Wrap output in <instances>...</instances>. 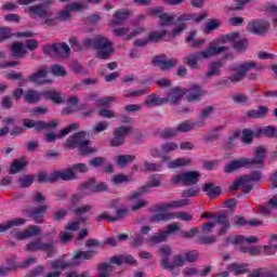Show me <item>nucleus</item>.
Returning <instances> with one entry per match:
<instances>
[{
  "label": "nucleus",
  "mask_w": 277,
  "mask_h": 277,
  "mask_svg": "<svg viewBox=\"0 0 277 277\" xmlns=\"http://www.w3.org/2000/svg\"><path fill=\"white\" fill-rule=\"evenodd\" d=\"M190 18L192 15L189 14L180 15L176 19V28H173L171 31L164 29L162 31L150 32L148 38L136 39L134 41V47H146L148 42H159L161 40H174V38H179V36L187 29V21H190Z\"/></svg>",
  "instance_id": "1"
},
{
  "label": "nucleus",
  "mask_w": 277,
  "mask_h": 277,
  "mask_svg": "<svg viewBox=\"0 0 277 277\" xmlns=\"http://www.w3.org/2000/svg\"><path fill=\"white\" fill-rule=\"evenodd\" d=\"M36 1L39 0H17V3L19 5H29L24 9V12L25 14H28L30 18H43L44 25L53 27L57 19L56 17H51V11H49V8L55 3V0H40L42 3L31 5V3H36Z\"/></svg>",
  "instance_id": "2"
},
{
  "label": "nucleus",
  "mask_w": 277,
  "mask_h": 277,
  "mask_svg": "<svg viewBox=\"0 0 277 277\" xmlns=\"http://www.w3.org/2000/svg\"><path fill=\"white\" fill-rule=\"evenodd\" d=\"M82 47L83 49H95L96 57L100 60H109L115 53L114 43L103 35H98L95 38H84Z\"/></svg>",
  "instance_id": "3"
},
{
  "label": "nucleus",
  "mask_w": 277,
  "mask_h": 277,
  "mask_svg": "<svg viewBox=\"0 0 277 277\" xmlns=\"http://www.w3.org/2000/svg\"><path fill=\"white\" fill-rule=\"evenodd\" d=\"M226 51H228V47L226 45H210L205 51L184 56L182 62L185 64V66H189L192 70H196L199 68L198 62H202V60H209L215 55H220L221 53H226Z\"/></svg>",
  "instance_id": "4"
},
{
  "label": "nucleus",
  "mask_w": 277,
  "mask_h": 277,
  "mask_svg": "<svg viewBox=\"0 0 277 277\" xmlns=\"http://www.w3.org/2000/svg\"><path fill=\"white\" fill-rule=\"evenodd\" d=\"M88 132L80 131L69 136L65 143L67 148H78L82 155H94L98 153L96 147L90 146V140H85Z\"/></svg>",
  "instance_id": "5"
},
{
  "label": "nucleus",
  "mask_w": 277,
  "mask_h": 277,
  "mask_svg": "<svg viewBox=\"0 0 277 277\" xmlns=\"http://www.w3.org/2000/svg\"><path fill=\"white\" fill-rule=\"evenodd\" d=\"M200 181V173L198 171H187L175 174L171 177V185H185L186 187H192Z\"/></svg>",
  "instance_id": "6"
},
{
  "label": "nucleus",
  "mask_w": 277,
  "mask_h": 277,
  "mask_svg": "<svg viewBox=\"0 0 277 277\" xmlns=\"http://www.w3.org/2000/svg\"><path fill=\"white\" fill-rule=\"evenodd\" d=\"M26 252H45L48 256H53L57 250L55 249V242L53 240L43 242L40 239L29 241L25 246Z\"/></svg>",
  "instance_id": "7"
},
{
  "label": "nucleus",
  "mask_w": 277,
  "mask_h": 277,
  "mask_svg": "<svg viewBox=\"0 0 277 277\" xmlns=\"http://www.w3.org/2000/svg\"><path fill=\"white\" fill-rule=\"evenodd\" d=\"M262 177L263 176L261 175V172H254L250 175H243L242 177L234 182V184L230 186V189L234 190L241 187L243 194H250V192H252V187H254L252 183L261 181Z\"/></svg>",
  "instance_id": "8"
},
{
  "label": "nucleus",
  "mask_w": 277,
  "mask_h": 277,
  "mask_svg": "<svg viewBox=\"0 0 277 277\" xmlns=\"http://www.w3.org/2000/svg\"><path fill=\"white\" fill-rule=\"evenodd\" d=\"M183 14H188L189 16H192V18L187 21V27H189V21H196V23H200V21L205 18V15L196 16V14H192V13H179L176 15L174 13H166L162 11V14L159 17L160 25L162 27H170V25L174 23V26H175L174 29H176V21L179 16H183Z\"/></svg>",
  "instance_id": "9"
},
{
  "label": "nucleus",
  "mask_w": 277,
  "mask_h": 277,
  "mask_svg": "<svg viewBox=\"0 0 277 277\" xmlns=\"http://www.w3.org/2000/svg\"><path fill=\"white\" fill-rule=\"evenodd\" d=\"M43 53L44 55H49V57L62 60L70 55V47L67 43L48 44L43 48Z\"/></svg>",
  "instance_id": "10"
},
{
  "label": "nucleus",
  "mask_w": 277,
  "mask_h": 277,
  "mask_svg": "<svg viewBox=\"0 0 277 277\" xmlns=\"http://www.w3.org/2000/svg\"><path fill=\"white\" fill-rule=\"evenodd\" d=\"M179 232V223H171L167 225L166 230H160L146 239V242L150 246H157V243H163L168 241L172 233Z\"/></svg>",
  "instance_id": "11"
},
{
  "label": "nucleus",
  "mask_w": 277,
  "mask_h": 277,
  "mask_svg": "<svg viewBox=\"0 0 277 277\" xmlns=\"http://www.w3.org/2000/svg\"><path fill=\"white\" fill-rule=\"evenodd\" d=\"M247 31L254 36H266L269 31V23L263 19H253L247 24Z\"/></svg>",
  "instance_id": "12"
},
{
  "label": "nucleus",
  "mask_w": 277,
  "mask_h": 277,
  "mask_svg": "<svg viewBox=\"0 0 277 277\" xmlns=\"http://www.w3.org/2000/svg\"><path fill=\"white\" fill-rule=\"evenodd\" d=\"M90 170L85 163H76L69 169H64L61 174L64 176L63 181H75L77 179V173L85 174Z\"/></svg>",
  "instance_id": "13"
},
{
  "label": "nucleus",
  "mask_w": 277,
  "mask_h": 277,
  "mask_svg": "<svg viewBox=\"0 0 277 277\" xmlns=\"http://www.w3.org/2000/svg\"><path fill=\"white\" fill-rule=\"evenodd\" d=\"M133 131V128L121 126L115 129L114 136L110 140V146L118 147L122 146L124 144V140L127 138V135H129Z\"/></svg>",
  "instance_id": "14"
},
{
  "label": "nucleus",
  "mask_w": 277,
  "mask_h": 277,
  "mask_svg": "<svg viewBox=\"0 0 277 277\" xmlns=\"http://www.w3.org/2000/svg\"><path fill=\"white\" fill-rule=\"evenodd\" d=\"M151 62H153V65L160 68V70H170V68H174V66L179 64V60L168 58L166 54L154 56Z\"/></svg>",
  "instance_id": "15"
},
{
  "label": "nucleus",
  "mask_w": 277,
  "mask_h": 277,
  "mask_svg": "<svg viewBox=\"0 0 277 277\" xmlns=\"http://www.w3.org/2000/svg\"><path fill=\"white\" fill-rule=\"evenodd\" d=\"M49 75V67L42 66L36 72L29 76L28 80L31 83H36L37 85H42V83H53V80L47 79Z\"/></svg>",
  "instance_id": "16"
},
{
  "label": "nucleus",
  "mask_w": 277,
  "mask_h": 277,
  "mask_svg": "<svg viewBox=\"0 0 277 277\" xmlns=\"http://www.w3.org/2000/svg\"><path fill=\"white\" fill-rule=\"evenodd\" d=\"M184 90L186 91L185 95L188 103H196V101H200L206 93L202 87L198 84H192Z\"/></svg>",
  "instance_id": "17"
},
{
  "label": "nucleus",
  "mask_w": 277,
  "mask_h": 277,
  "mask_svg": "<svg viewBox=\"0 0 277 277\" xmlns=\"http://www.w3.org/2000/svg\"><path fill=\"white\" fill-rule=\"evenodd\" d=\"M49 211V205L43 203L32 210L28 211L29 217L34 220L35 224H44V214Z\"/></svg>",
  "instance_id": "18"
},
{
  "label": "nucleus",
  "mask_w": 277,
  "mask_h": 277,
  "mask_svg": "<svg viewBox=\"0 0 277 277\" xmlns=\"http://www.w3.org/2000/svg\"><path fill=\"white\" fill-rule=\"evenodd\" d=\"M79 129V123H71L67 128L61 130L58 134H55L53 132L45 134L44 140L53 143L55 140H62V137H66L68 133H72V131H78Z\"/></svg>",
  "instance_id": "19"
},
{
  "label": "nucleus",
  "mask_w": 277,
  "mask_h": 277,
  "mask_svg": "<svg viewBox=\"0 0 277 277\" xmlns=\"http://www.w3.org/2000/svg\"><path fill=\"white\" fill-rule=\"evenodd\" d=\"M35 179H37L38 183H55L57 181H63L64 175L62 174V171H54L50 173L49 175L44 172H40L37 175H34Z\"/></svg>",
  "instance_id": "20"
},
{
  "label": "nucleus",
  "mask_w": 277,
  "mask_h": 277,
  "mask_svg": "<svg viewBox=\"0 0 277 277\" xmlns=\"http://www.w3.org/2000/svg\"><path fill=\"white\" fill-rule=\"evenodd\" d=\"M252 68H255V70H262L263 65H259L255 62H246V63H241V64L230 65V70H233V71H242V75L245 77L248 72H250V70Z\"/></svg>",
  "instance_id": "21"
},
{
  "label": "nucleus",
  "mask_w": 277,
  "mask_h": 277,
  "mask_svg": "<svg viewBox=\"0 0 277 277\" xmlns=\"http://www.w3.org/2000/svg\"><path fill=\"white\" fill-rule=\"evenodd\" d=\"M267 149L263 146H260L255 149L254 158H247L249 161V166L251 168H261L263 166V161H265V155Z\"/></svg>",
  "instance_id": "22"
},
{
  "label": "nucleus",
  "mask_w": 277,
  "mask_h": 277,
  "mask_svg": "<svg viewBox=\"0 0 277 277\" xmlns=\"http://www.w3.org/2000/svg\"><path fill=\"white\" fill-rule=\"evenodd\" d=\"M39 234H40V227L36 225H31L22 232L15 233L14 237L18 241H23L25 239H31V237H38Z\"/></svg>",
  "instance_id": "23"
},
{
  "label": "nucleus",
  "mask_w": 277,
  "mask_h": 277,
  "mask_svg": "<svg viewBox=\"0 0 277 277\" xmlns=\"http://www.w3.org/2000/svg\"><path fill=\"white\" fill-rule=\"evenodd\" d=\"M83 183L89 196H92V194H98L101 192H107V184L103 182L96 184V180L94 179H90Z\"/></svg>",
  "instance_id": "24"
},
{
  "label": "nucleus",
  "mask_w": 277,
  "mask_h": 277,
  "mask_svg": "<svg viewBox=\"0 0 277 277\" xmlns=\"http://www.w3.org/2000/svg\"><path fill=\"white\" fill-rule=\"evenodd\" d=\"M166 103H170V100L163 98L155 93L147 95L144 101V105L148 109H150L153 107H160L161 105H166Z\"/></svg>",
  "instance_id": "25"
},
{
  "label": "nucleus",
  "mask_w": 277,
  "mask_h": 277,
  "mask_svg": "<svg viewBox=\"0 0 277 277\" xmlns=\"http://www.w3.org/2000/svg\"><path fill=\"white\" fill-rule=\"evenodd\" d=\"M241 168H251L248 158L233 160L224 168V172H226V174H230L233 172H237V170H241Z\"/></svg>",
  "instance_id": "26"
},
{
  "label": "nucleus",
  "mask_w": 277,
  "mask_h": 277,
  "mask_svg": "<svg viewBox=\"0 0 277 277\" xmlns=\"http://www.w3.org/2000/svg\"><path fill=\"white\" fill-rule=\"evenodd\" d=\"M109 263L113 265H137V260H135L132 255H114L110 258Z\"/></svg>",
  "instance_id": "27"
},
{
  "label": "nucleus",
  "mask_w": 277,
  "mask_h": 277,
  "mask_svg": "<svg viewBox=\"0 0 277 277\" xmlns=\"http://www.w3.org/2000/svg\"><path fill=\"white\" fill-rule=\"evenodd\" d=\"M128 10H118L114 13L113 19L109 22L110 27H118L120 25H124L127 19L129 18Z\"/></svg>",
  "instance_id": "28"
},
{
  "label": "nucleus",
  "mask_w": 277,
  "mask_h": 277,
  "mask_svg": "<svg viewBox=\"0 0 277 277\" xmlns=\"http://www.w3.org/2000/svg\"><path fill=\"white\" fill-rule=\"evenodd\" d=\"M261 215H272V211H277V195H274L266 205L258 207Z\"/></svg>",
  "instance_id": "29"
},
{
  "label": "nucleus",
  "mask_w": 277,
  "mask_h": 277,
  "mask_svg": "<svg viewBox=\"0 0 277 277\" xmlns=\"http://www.w3.org/2000/svg\"><path fill=\"white\" fill-rule=\"evenodd\" d=\"M214 224H219V235H224L228 228H230V222L228 221V215L226 213H221L214 216Z\"/></svg>",
  "instance_id": "30"
},
{
  "label": "nucleus",
  "mask_w": 277,
  "mask_h": 277,
  "mask_svg": "<svg viewBox=\"0 0 277 277\" xmlns=\"http://www.w3.org/2000/svg\"><path fill=\"white\" fill-rule=\"evenodd\" d=\"M247 263H232L227 266L228 274H234L235 276H242L243 274H248L250 269Z\"/></svg>",
  "instance_id": "31"
},
{
  "label": "nucleus",
  "mask_w": 277,
  "mask_h": 277,
  "mask_svg": "<svg viewBox=\"0 0 277 277\" xmlns=\"http://www.w3.org/2000/svg\"><path fill=\"white\" fill-rule=\"evenodd\" d=\"M42 96H44L43 93L32 89L24 92V101L29 105H34L35 103H40Z\"/></svg>",
  "instance_id": "32"
},
{
  "label": "nucleus",
  "mask_w": 277,
  "mask_h": 277,
  "mask_svg": "<svg viewBox=\"0 0 277 277\" xmlns=\"http://www.w3.org/2000/svg\"><path fill=\"white\" fill-rule=\"evenodd\" d=\"M77 190L78 193L72 194L70 197L71 205H79V202H81V200H83L85 196H90V194L88 193V188H85V184L83 182L78 186Z\"/></svg>",
  "instance_id": "33"
},
{
  "label": "nucleus",
  "mask_w": 277,
  "mask_h": 277,
  "mask_svg": "<svg viewBox=\"0 0 277 277\" xmlns=\"http://www.w3.org/2000/svg\"><path fill=\"white\" fill-rule=\"evenodd\" d=\"M186 205H189V200L180 199L157 206V211H168V209H181V207H186Z\"/></svg>",
  "instance_id": "34"
},
{
  "label": "nucleus",
  "mask_w": 277,
  "mask_h": 277,
  "mask_svg": "<svg viewBox=\"0 0 277 277\" xmlns=\"http://www.w3.org/2000/svg\"><path fill=\"white\" fill-rule=\"evenodd\" d=\"M186 93L187 91L185 89L173 88L170 90L168 97H163V98H168L170 103H172L173 105H176V103H179Z\"/></svg>",
  "instance_id": "35"
},
{
  "label": "nucleus",
  "mask_w": 277,
  "mask_h": 277,
  "mask_svg": "<svg viewBox=\"0 0 277 277\" xmlns=\"http://www.w3.org/2000/svg\"><path fill=\"white\" fill-rule=\"evenodd\" d=\"M158 252L162 256L160 260V266L166 269L167 265L170 263V254H172V249L170 246L164 245L159 248Z\"/></svg>",
  "instance_id": "36"
},
{
  "label": "nucleus",
  "mask_w": 277,
  "mask_h": 277,
  "mask_svg": "<svg viewBox=\"0 0 277 277\" xmlns=\"http://www.w3.org/2000/svg\"><path fill=\"white\" fill-rule=\"evenodd\" d=\"M13 57L23 58L27 55V48L21 42H14L11 47Z\"/></svg>",
  "instance_id": "37"
},
{
  "label": "nucleus",
  "mask_w": 277,
  "mask_h": 277,
  "mask_svg": "<svg viewBox=\"0 0 277 277\" xmlns=\"http://www.w3.org/2000/svg\"><path fill=\"white\" fill-rule=\"evenodd\" d=\"M27 220L25 219H13L11 221H6L3 224H0V233H5V230H10V228H14V226H23Z\"/></svg>",
  "instance_id": "38"
},
{
  "label": "nucleus",
  "mask_w": 277,
  "mask_h": 277,
  "mask_svg": "<svg viewBox=\"0 0 277 277\" xmlns=\"http://www.w3.org/2000/svg\"><path fill=\"white\" fill-rule=\"evenodd\" d=\"M202 190L207 193L208 198H215L222 194V188L213 183L205 184Z\"/></svg>",
  "instance_id": "39"
},
{
  "label": "nucleus",
  "mask_w": 277,
  "mask_h": 277,
  "mask_svg": "<svg viewBox=\"0 0 277 277\" xmlns=\"http://www.w3.org/2000/svg\"><path fill=\"white\" fill-rule=\"evenodd\" d=\"M268 111L269 108H267V106H260L258 109L247 111V117L253 119L265 118Z\"/></svg>",
  "instance_id": "40"
},
{
  "label": "nucleus",
  "mask_w": 277,
  "mask_h": 277,
  "mask_svg": "<svg viewBox=\"0 0 277 277\" xmlns=\"http://www.w3.org/2000/svg\"><path fill=\"white\" fill-rule=\"evenodd\" d=\"M190 163L192 159L189 158H176L168 162V168L176 170V168H185V166H189Z\"/></svg>",
  "instance_id": "41"
},
{
  "label": "nucleus",
  "mask_w": 277,
  "mask_h": 277,
  "mask_svg": "<svg viewBox=\"0 0 277 277\" xmlns=\"http://www.w3.org/2000/svg\"><path fill=\"white\" fill-rule=\"evenodd\" d=\"M223 67H224V64H222V62L212 63L209 67V70L206 74V77L208 79H211V77H220L222 72L220 69Z\"/></svg>",
  "instance_id": "42"
},
{
  "label": "nucleus",
  "mask_w": 277,
  "mask_h": 277,
  "mask_svg": "<svg viewBox=\"0 0 277 277\" xmlns=\"http://www.w3.org/2000/svg\"><path fill=\"white\" fill-rule=\"evenodd\" d=\"M27 160L26 159H15L12 164L10 172L11 174H18V172H22V170H25L27 167Z\"/></svg>",
  "instance_id": "43"
},
{
  "label": "nucleus",
  "mask_w": 277,
  "mask_h": 277,
  "mask_svg": "<svg viewBox=\"0 0 277 277\" xmlns=\"http://www.w3.org/2000/svg\"><path fill=\"white\" fill-rule=\"evenodd\" d=\"M70 9L68 8V4L62 9L61 11H58L56 13V21H58V23H66V21H70V18H72V15L70 14Z\"/></svg>",
  "instance_id": "44"
},
{
  "label": "nucleus",
  "mask_w": 277,
  "mask_h": 277,
  "mask_svg": "<svg viewBox=\"0 0 277 277\" xmlns=\"http://www.w3.org/2000/svg\"><path fill=\"white\" fill-rule=\"evenodd\" d=\"M43 96L53 103H56V105H62V103H64L62 95L57 91H45L43 92Z\"/></svg>",
  "instance_id": "45"
},
{
  "label": "nucleus",
  "mask_w": 277,
  "mask_h": 277,
  "mask_svg": "<svg viewBox=\"0 0 277 277\" xmlns=\"http://www.w3.org/2000/svg\"><path fill=\"white\" fill-rule=\"evenodd\" d=\"M111 272H114V266L109 263H102L98 265V276L100 277H110Z\"/></svg>",
  "instance_id": "46"
},
{
  "label": "nucleus",
  "mask_w": 277,
  "mask_h": 277,
  "mask_svg": "<svg viewBox=\"0 0 277 277\" xmlns=\"http://www.w3.org/2000/svg\"><path fill=\"white\" fill-rule=\"evenodd\" d=\"M185 256L184 255H175L172 262L166 266L164 269H174V267H183L185 265Z\"/></svg>",
  "instance_id": "47"
},
{
  "label": "nucleus",
  "mask_w": 277,
  "mask_h": 277,
  "mask_svg": "<svg viewBox=\"0 0 277 277\" xmlns=\"http://www.w3.org/2000/svg\"><path fill=\"white\" fill-rule=\"evenodd\" d=\"M67 8L70 12H83L88 10V2L87 1H80V2H71L67 4Z\"/></svg>",
  "instance_id": "48"
},
{
  "label": "nucleus",
  "mask_w": 277,
  "mask_h": 277,
  "mask_svg": "<svg viewBox=\"0 0 277 277\" xmlns=\"http://www.w3.org/2000/svg\"><path fill=\"white\" fill-rule=\"evenodd\" d=\"M135 161V156L133 155H121L117 158V166L119 168H126L128 163H133Z\"/></svg>",
  "instance_id": "49"
},
{
  "label": "nucleus",
  "mask_w": 277,
  "mask_h": 277,
  "mask_svg": "<svg viewBox=\"0 0 277 277\" xmlns=\"http://www.w3.org/2000/svg\"><path fill=\"white\" fill-rule=\"evenodd\" d=\"M194 38H196V31L188 32L186 37V42L188 43V47H190L192 49L196 47H200L201 44H205V40L202 39L194 40Z\"/></svg>",
  "instance_id": "50"
},
{
  "label": "nucleus",
  "mask_w": 277,
  "mask_h": 277,
  "mask_svg": "<svg viewBox=\"0 0 277 277\" xmlns=\"http://www.w3.org/2000/svg\"><path fill=\"white\" fill-rule=\"evenodd\" d=\"M174 150H179V145L174 142H167L160 146L162 155H169V153H174Z\"/></svg>",
  "instance_id": "51"
},
{
  "label": "nucleus",
  "mask_w": 277,
  "mask_h": 277,
  "mask_svg": "<svg viewBox=\"0 0 277 277\" xmlns=\"http://www.w3.org/2000/svg\"><path fill=\"white\" fill-rule=\"evenodd\" d=\"M34 175H22L18 177L17 183H19V187L25 189L27 187H31V185L34 184Z\"/></svg>",
  "instance_id": "52"
},
{
  "label": "nucleus",
  "mask_w": 277,
  "mask_h": 277,
  "mask_svg": "<svg viewBox=\"0 0 277 277\" xmlns=\"http://www.w3.org/2000/svg\"><path fill=\"white\" fill-rule=\"evenodd\" d=\"M172 220H182V222H192L194 220V215L189 212L180 211V212H172Z\"/></svg>",
  "instance_id": "53"
},
{
  "label": "nucleus",
  "mask_w": 277,
  "mask_h": 277,
  "mask_svg": "<svg viewBox=\"0 0 277 277\" xmlns=\"http://www.w3.org/2000/svg\"><path fill=\"white\" fill-rule=\"evenodd\" d=\"M233 49L235 51H237L238 53H243V51H246V49H248V39H241V37H239V39H237L234 42Z\"/></svg>",
  "instance_id": "54"
},
{
  "label": "nucleus",
  "mask_w": 277,
  "mask_h": 277,
  "mask_svg": "<svg viewBox=\"0 0 277 277\" xmlns=\"http://www.w3.org/2000/svg\"><path fill=\"white\" fill-rule=\"evenodd\" d=\"M94 251H78L74 255V261H90V259H93Z\"/></svg>",
  "instance_id": "55"
},
{
  "label": "nucleus",
  "mask_w": 277,
  "mask_h": 277,
  "mask_svg": "<svg viewBox=\"0 0 277 277\" xmlns=\"http://www.w3.org/2000/svg\"><path fill=\"white\" fill-rule=\"evenodd\" d=\"M239 36H240V32L239 31H234V32H229L227 35H223L221 38H220V41L223 43V44H226L227 42H234L239 40Z\"/></svg>",
  "instance_id": "56"
},
{
  "label": "nucleus",
  "mask_w": 277,
  "mask_h": 277,
  "mask_svg": "<svg viewBox=\"0 0 277 277\" xmlns=\"http://www.w3.org/2000/svg\"><path fill=\"white\" fill-rule=\"evenodd\" d=\"M144 194H150V186H148V183L146 185L140 187L136 192H134L129 197V200H135L136 198L144 196Z\"/></svg>",
  "instance_id": "57"
},
{
  "label": "nucleus",
  "mask_w": 277,
  "mask_h": 277,
  "mask_svg": "<svg viewBox=\"0 0 277 277\" xmlns=\"http://www.w3.org/2000/svg\"><path fill=\"white\" fill-rule=\"evenodd\" d=\"M198 233H200V228L198 227H193L190 228L188 232H185V230H181L179 233V236L182 238V239H194L196 235H198Z\"/></svg>",
  "instance_id": "58"
},
{
  "label": "nucleus",
  "mask_w": 277,
  "mask_h": 277,
  "mask_svg": "<svg viewBox=\"0 0 277 277\" xmlns=\"http://www.w3.org/2000/svg\"><path fill=\"white\" fill-rule=\"evenodd\" d=\"M177 133H187L189 131H194L193 121L186 120L180 123L176 128Z\"/></svg>",
  "instance_id": "59"
},
{
  "label": "nucleus",
  "mask_w": 277,
  "mask_h": 277,
  "mask_svg": "<svg viewBox=\"0 0 277 277\" xmlns=\"http://www.w3.org/2000/svg\"><path fill=\"white\" fill-rule=\"evenodd\" d=\"M213 114H215V106H207L199 113V118H201V120H207L212 118Z\"/></svg>",
  "instance_id": "60"
},
{
  "label": "nucleus",
  "mask_w": 277,
  "mask_h": 277,
  "mask_svg": "<svg viewBox=\"0 0 277 277\" xmlns=\"http://www.w3.org/2000/svg\"><path fill=\"white\" fill-rule=\"evenodd\" d=\"M179 132L176 128H166L160 132V137L163 140H170V137H176Z\"/></svg>",
  "instance_id": "61"
},
{
  "label": "nucleus",
  "mask_w": 277,
  "mask_h": 277,
  "mask_svg": "<svg viewBox=\"0 0 277 277\" xmlns=\"http://www.w3.org/2000/svg\"><path fill=\"white\" fill-rule=\"evenodd\" d=\"M173 215L172 212L169 213H158L156 215H153L150 217L151 222H170L172 220Z\"/></svg>",
  "instance_id": "62"
},
{
  "label": "nucleus",
  "mask_w": 277,
  "mask_h": 277,
  "mask_svg": "<svg viewBox=\"0 0 277 277\" xmlns=\"http://www.w3.org/2000/svg\"><path fill=\"white\" fill-rule=\"evenodd\" d=\"M81 222H85V217L80 216L78 220L69 222L65 228L66 230H69V233H75L79 228Z\"/></svg>",
  "instance_id": "63"
},
{
  "label": "nucleus",
  "mask_w": 277,
  "mask_h": 277,
  "mask_svg": "<svg viewBox=\"0 0 277 277\" xmlns=\"http://www.w3.org/2000/svg\"><path fill=\"white\" fill-rule=\"evenodd\" d=\"M68 215V210L66 208H60L58 210L54 211L52 217L54 222H62Z\"/></svg>",
  "instance_id": "64"
}]
</instances>
